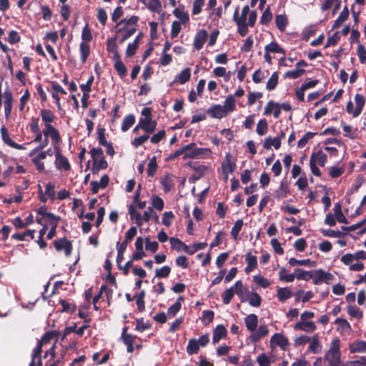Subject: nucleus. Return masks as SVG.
<instances>
[{
    "instance_id": "8fccbe9b",
    "label": "nucleus",
    "mask_w": 366,
    "mask_h": 366,
    "mask_svg": "<svg viewBox=\"0 0 366 366\" xmlns=\"http://www.w3.org/2000/svg\"><path fill=\"white\" fill-rule=\"evenodd\" d=\"M268 131V122L265 119H260L257 125L256 132L258 135L263 136Z\"/></svg>"
},
{
    "instance_id": "49530a36",
    "label": "nucleus",
    "mask_w": 366,
    "mask_h": 366,
    "mask_svg": "<svg viewBox=\"0 0 366 366\" xmlns=\"http://www.w3.org/2000/svg\"><path fill=\"white\" fill-rule=\"evenodd\" d=\"M59 303L62 307L60 310L61 312H69L70 314H73L76 311V305L67 302L66 300H60Z\"/></svg>"
},
{
    "instance_id": "5fc2aeb1",
    "label": "nucleus",
    "mask_w": 366,
    "mask_h": 366,
    "mask_svg": "<svg viewBox=\"0 0 366 366\" xmlns=\"http://www.w3.org/2000/svg\"><path fill=\"white\" fill-rule=\"evenodd\" d=\"M295 277L297 280L307 281L312 278V271H305L302 269L297 268L295 269Z\"/></svg>"
},
{
    "instance_id": "4d7b16f0",
    "label": "nucleus",
    "mask_w": 366,
    "mask_h": 366,
    "mask_svg": "<svg viewBox=\"0 0 366 366\" xmlns=\"http://www.w3.org/2000/svg\"><path fill=\"white\" fill-rule=\"evenodd\" d=\"M227 111V112H232L235 110V99L232 95H229L225 101L224 104L222 106Z\"/></svg>"
},
{
    "instance_id": "1a4fd4ad",
    "label": "nucleus",
    "mask_w": 366,
    "mask_h": 366,
    "mask_svg": "<svg viewBox=\"0 0 366 366\" xmlns=\"http://www.w3.org/2000/svg\"><path fill=\"white\" fill-rule=\"evenodd\" d=\"M207 114L215 119H222L227 115L226 109L221 104H214L207 110Z\"/></svg>"
},
{
    "instance_id": "6e6d98bb",
    "label": "nucleus",
    "mask_w": 366,
    "mask_h": 366,
    "mask_svg": "<svg viewBox=\"0 0 366 366\" xmlns=\"http://www.w3.org/2000/svg\"><path fill=\"white\" fill-rule=\"evenodd\" d=\"M275 24L280 31H284L288 24L287 19L285 15L279 14L275 17Z\"/></svg>"
},
{
    "instance_id": "ea45409f",
    "label": "nucleus",
    "mask_w": 366,
    "mask_h": 366,
    "mask_svg": "<svg viewBox=\"0 0 366 366\" xmlns=\"http://www.w3.org/2000/svg\"><path fill=\"white\" fill-rule=\"evenodd\" d=\"M199 350V345H198L197 340L192 338L189 340L187 346V352L188 355H192L197 354Z\"/></svg>"
},
{
    "instance_id": "a19ab883",
    "label": "nucleus",
    "mask_w": 366,
    "mask_h": 366,
    "mask_svg": "<svg viewBox=\"0 0 366 366\" xmlns=\"http://www.w3.org/2000/svg\"><path fill=\"white\" fill-rule=\"evenodd\" d=\"M81 38L82 40L81 42H86V44H89L92 40V30L88 23H86L82 29Z\"/></svg>"
},
{
    "instance_id": "338daca9",
    "label": "nucleus",
    "mask_w": 366,
    "mask_h": 366,
    "mask_svg": "<svg viewBox=\"0 0 366 366\" xmlns=\"http://www.w3.org/2000/svg\"><path fill=\"white\" fill-rule=\"evenodd\" d=\"M272 19V14L270 11L269 7L268 6L262 13L259 23L263 25L268 24Z\"/></svg>"
},
{
    "instance_id": "f8f14e48",
    "label": "nucleus",
    "mask_w": 366,
    "mask_h": 366,
    "mask_svg": "<svg viewBox=\"0 0 366 366\" xmlns=\"http://www.w3.org/2000/svg\"><path fill=\"white\" fill-rule=\"evenodd\" d=\"M269 333V330L266 325H260L258 329L254 330L249 336V338L253 343H257L259 342L262 337L267 335Z\"/></svg>"
},
{
    "instance_id": "09e8293b",
    "label": "nucleus",
    "mask_w": 366,
    "mask_h": 366,
    "mask_svg": "<svg viewBox=\"0 0 366 366\" xmlns=\"http://www.w3.org/2000/svg\"><path fill=\"white\" fill-rule=\"evenodd\" d=\"M278 73L274 71L267 82L266 88L269 91L274 90L278 84Z\"/></svg>"
},
{
    "instance_id": "c756f323",
    "label": "nucleus",
    "mask_w": 366,
    "mask_h": 366,
    "mask_svg": "<svg viewBox=\"0 0 366 366\" xmlns=\"http://www.w3.org/2000/svg\"><path fill=\"white\" fill-rule=\"evenodd\" d=\"M79 53L81 61L82 64H84L90 54L89 44H86V42H81L79 44Z\"/></svg>"
},
{
    "instance_id": "0eeeda50",
    "label": "nucleus",
    "mask_w": 366,
    "mask_h": 366,
    "mask_svg": "<svg viewBox=\"0 0 366 366\" xmlns=\"http://www.w3.org/2000/svg\"><path fill=\"white\" fill-rule=\"evenodd\" d=\"M236 164L232 161V156L230 153H226L225 158L222 163V169L223 174L224 175V179L227 180L228 173H233L236 169Z\"/></svg>"
},
{
    "instance_id": "e433bc0d",
    "label": "nucleus",
    "mask_w": 366,
    "mask_h": 366,
    "mask_svg": "<svg viewBox=\"0 0 366 366\" xmlns=\"http://www.w3.org/2000/svg\"><path fill=\"white\" fill-rule=\"evenodd\" d=\"M136 327L135 330L139 332H142L147 330H149L152 327V324L149 320L144 322L143 317L136 320Z\"/></svg>"
},
{
    "instance_id": "de8ad7c7",
    "label": "nucleus",
    "mask_w": 366,
    "mask_h": 366,
    "mask_svg": "<svg viewBox=\"0 0 366 366\" xmlns=\"http://www.w3.org/2000/svg\"><path fill=\"white\" fill-rule=\"evenodd\" d=\"M317 31L315 25H310L304 29L302 31V40L307 41L311 36H313Z\"/></svg>"
},
{
    "instance_id": "f3484780",
    "label": "nucleus",
    "mask_w": 366,
    "mask_h": 366,
    "mask_svg": "<svg viewBox=\"0 0 366 366\" xmlns=\"http://www.w3.org/2000/svg\"><path fill=\"white\" fill-rule=\"evenodd\" d=\"M227 330L222 325H218L213 331L212 343L216 345L227 336Z\"/></svg>"
},
{
    "instance_id": "79ce46f5",
    "label": "nucleus",
    "mask_w": 366,
    "mask_h": 366,
    "mask_svg": "<svg viewBox=\"0 0 366 366\" xmlns=\"http://www.w3.org/2000/svg\"><path fill=\"white\" fill-rule=\"evenodd\" d=\"M147 9L152 11L159 14L162 11V3L160 0H149L148 3L146 2Z\"/></svg>"
},
{
    "instance_id": "9d476101",
    "label": "nucleus",
    "mask_w": 366,
    "mask_h": 366,
    "mask_svg": "<svg viewBox=\"0 0 366 366\" xmlns=\"http://www.w3.org/2000/svg\"><path fill=\"white\" fill-rule=\"evenodd\" d=\"M0 132H1V139H2L3 142L6 145L11 147V148H14L16 149H19V150L25 149L24 145L19 144L16 143L10 138L8 130L4 126L1 127Z\"/></svg>"
},
{
    "instance_id": "a878e982",
    "label": "nucleus",
    "mask_w": 366,
    "mask_h": 366,
    "mask_svg": "<svg viewBox=\"0 0 366 366\" xmlns=\"http://www.w3.org/2000/svg\"><path fill=\"white\" fill-rule=\"evenodd\" d=\"M349 15V10L347 7L345 6L343 10L341 11L340 14L339 15L338 18L334 21L332 29H338L342 24V23L348 19Z\"/></svg>"
},
{
    "instance_id": "c9c22d12",
    "label": "nucleus",
    "mask_w": 366,
    "mask_h": 366,
    "mask_svg": "<svg viewBox=\"0 0 366 366\" xmlns=\"http://www.w3.org/2000/svg\"><path fill=\"white\" fill-rule=\"evenodd\" d=\"M272 146H273L275 149H278L281 147V142L278 140V139H272L268 137L264 139L263 147L265 149L269 150L271 149Z\"/></svg>"
},
{
    "instance_id": "0e129e2a",
    "label": "nucleus",
    "mask_w": 366,
    "mask_h": 366,
    "mask_svg": "<svg viewBox=\"0 0 366 366\" xmlns=\"http://www.w3.org/2000/svg\"><path fill=\"white\" fill-rule=\"evenodd\" d=\"M114 67L121 78L126 76L127 69L122 61L114 62Z\"/></svg>"
},
{
    "instance_id": "c85d7f7f",
    "label": "nucleus",
    "mask_w": 366,
    "mask_h": 366,
    "mask_svg": "<svg viewBox=\"0 0 366 366\" xmlns=\"http://www.w3.org/2000/svg\"><path fill=\"white\" fill-rule=\"evenodd\" d=\"M247 300L249 304L252 307H258L261 305L262 303V297L258 293L254 292H248Z\"/></svg>"
},
{
    "instance_id": "423d86ee",
    "label": "nucleus",
    "mask_w": 366,
    "mask_h": 366,
    "mask_svg": "<svg viewBox=\"0 0 366 366\" xmlns=\"http://www.w3.org/2000/svg\"><path fill=\"white\" fill-rule=\"evenodd\" d=\"M169 241L172 248L178 252L183 250L189 255H192L197 252V249L194 247V245L192 247H189L178 238L171 237Z\"/></svg>"
},
{
    "instance_id": "f257e3e1",
    "label": "nucleus",
    "mask_w": 366,
    "mask_h": 366,
    "mask_svg": "<svg viewBox=\"0 0 366 366\" xmlns=\"http://www.w3.org/2000/svg\"><path fill=\"white\" fill-rule=\"evenodd\" d=\"M239 7L237 6L233 14L232 19L237 26V32L241 36H245L248 33V26L253 27L257 21L256 10H249V6L245 5L239 15Z\"/></svg>"
},
{
    "instance_id": "72a5a7b5",
    "label": "nucleus",
    "mask_w": 366,
    "mask_h": 366,
    "mask_svg": "<svg viewBox=\"0 0 366 366\" xmlns=\"http://www.w3.org/2000/svg\"><path fill=\"white\" fill-rule=\"evenodd\" d=\"M135 122V117L134 114H128L127 115L122 123L121 129L122 132H127L128 131L130 127L134 124Z\"/></svg>"
},
{
    "instance_id": "20e7f679",
    "label": "nucleus",
    "mask_w": 366,
    "mask_h": 366,
    "mask_svg": "<svg viewBox=\"0 0 366 366\" xmlns=\"http://www.w3.org/2000/svg\"><path fill=\"white\" fill-rule=\"evenodd\" d=\"M186 146H190V148L183 154L182 159L186 160L188 159H197L208 156L211 153L210 149L208 148H198L195 143H190Z\"/></svg>"
},
{
    "instance_id": "bb28decb",
    "label": "nucleus",
    "mask_w": 366,
    "mask_h": 366,
    "mask_svg": "<svg viewBox=\"0 0 366 366\" xmlns=\"http://www.w3.org/2000/svg\"><path fill=\"white\" fill-rule=\"evenodd\" d=\"M183 300L184 297L182 296L179 297L176 302L168 308L167 315L169 317H174L179 312L182 307L181 302Z\"/></svg>"
},
{
    "instance_id": "a211bd4d",
    "label": "nucleus",
    "mask_w": 366,
    "mask_h": 366,
    "mask_svg": "<svg viewBox=\"0 0 366 366\" xmlns=\"http://www.w3.org/2000/svg\"><path fill=\"white\" fill-rule=\"evenodd\" d=\"M244 323L247 330L252 333L258 325V317L255 314H249L244 318Z\"/></svg>"
},
{
    "instance_id": "2f4dec72",
    "label": "nucleus",
    "mask_w": 366,
    "mask_h": 366,
    "mask_svg": "<svg viewBox=\"0 0 366 366\" xmlns=\"http://www.w3.org/2000/svg\"><path fill=\"white\" fill-rule=\"evenodd\" d=\"M40 114L42 121L44 122V125L46 124H51V122L55 119V115L50 109H42L40 110Z\"/></svg>"
},
{
    "instance_id": "603ef678",
    "label": "nucleus",
    "mask_w": 366,
    "mask_h": 366,
    "mask_svg": "<svg viewBox=\"0 0 366 366\" xmlns=\"http://www.w3.org/2000/svg\"><path fill=\"white\" fill-rule=\"evenodd\" d=\"M305 73V70L304 69H296L286 71L284 74V77L295 79L302 76Z\"/></svg>"
},
{
    "instance_id": "f704fd0d",
    "label": "nucleus",
    "mask_w": 366,
    "mask_h": 366,
    "mask_svg": "<svg viewBox=\"0 0 366 366\" xmlns=\"http://www.w3.org/2000/svg\"><path fill=\"white\" fill-rule=\"evenodd\" d=\"M335 219L340 223L348 224L347 219L342 212V206L340 203L335 204L334 207Z\"/></svg>"
},
{
    "instance_id": "13d9d810",
    "label": "nucleus",
    "mask_w": 366,
    "mask_h": 366,
    "mask_svg": "<svg viewBox=\"0 0 366 366\" xmlns=\"http://www.w3.org/2000/svg\"><path fill=\"white\" fill-rule=\"evenodd\" d=\"M171 272V267L169 266L165 265L161 268H157L155 270V277L157 278H166L167 277Z\"/></svg>"
},
{
    "instance_id": "4be33fe9",
    "label": "nucleus",
    "mask_w": 366,
    "mask_h": 366,
    "mask_svg": "<svg viewBox=\"0 0 366 366\" xmlns=\"http://www.w3.org/2000/svg\"><path fill=\"white\" fill-rule=\"evenodd\" d=\"M55 166L59 170L64 169V171H69L71 169L68 159L64 155L56 157Z\"/></svg>"
},
{
    "instance_id": "6e6552de",
    "label": "nucleus",
    "mask_w": 366,
    "mask_h": 366,
    "mask_svg": "<svg viewBox=\"0 0 366 366\" xmlns=\"http://www.w3.org/2000/svg\"><path fill=\"white\" fill-rule=\"evenodd\" d=\"M269 345L272 349H274L275 346H279L282 350H285L289 345V341L282 334L275 333L272 336Z\"/></svg>"
},
{
    "instance_id": "680f3d73",
    "label": "nucleus",
    "mask_w": 366,
    "mask_h": 366,
    "mask_svg": "<svg viewBox=\"0 0 366 366\" xmlns=\"http://www.w3.org/2000/svg\"><path fill=\"white\" fill-rule=\"evenodd\" d=\"M274 361V359L270 360L265 353H261L257 357L259 366H270Z\"/></svg>"
},
{
    "instance_id": "4c0bfd02",
    "label": "nucleus",
    "mask_w": 366,
    "mask_h": 366,
    "mask_svg": "<svg viewBox=\"0 0 366 366\" xmlns=\"http://www.w3.org/2000/svg\"><path fill=\"white\" fill-rule=\"evenodd\" d=\"M311 155H315L314 160L316 161L317 164H318L322 167H325L327 162V156L326 154L323 153L322 150H319L317 152H312Z\"/></svg>"
},
{
    "instance_id": "bf43d9fd",
    "label": "nucleus",
    "mask_w": 366,
    "mask_h": 366,
    "mask_svg": "<svg viewBox=\"0 0 366 366\" xmlns=\"http://www.w3.org/2000/svg\"><path fill=\"white\" fill-rule=\"evenodd\" d=\"M345 167L344 165H342L340 167H331L330 168L329 175L332 178L335 179V178H338L340 176H342L345 173Z\"/></svg>"
},
{
    "instance_id": "69168bd1",
    "label": "nucleus",
    "mask_w": 366,
    "mask_h": 366,
    "mask_svg": "<svg viewBox=\"0 0 366 366\" xmlns=\"http://www.w3.org/2000/svg\"><path fill=\"white\" fill-rule=\"evenodd\" d=\"M92 162H96L99 159L105 158L104 156L103 149L101 147H92L89 152Z\"/></svg>"
},
{
    "instance_id": "39448f33",
    "label": "nucleus",
    "mask_w": 366,
    "mask_h": 366,
    "mask_svg": "<svg viewBox=\"0 0 366 366\" xmlns=\"http://www.w3.org/2000/svg\"><path fill=\"white\" fill-rule=\"evenodd\" d=\"M274 108V118H279L281 109L286 112H289L292 109L291 104L289 102H284L279 104L273 102L272 100L269 101L264 108V114L266 116L270 115L272 112V109Z\"/></svg>"
},
{
    "instance_id": "7ed1b4c3",
    "label": "nucleus",
    "mask_w": 366,
    "mask_h": 366,
    "mask_svg": "<svg viewBox=\"0 0 366 366\" xmlns=\"http://www.w3.org/2000/svg\"><path fill=\"white\" fill-rule=\"evenodd\" d=\"M59 332L56 330L49 331L44 334L40 340H38L37 345L33 349L31 357L33 359H41L42 347L44 344L48 343L54 337H57Z\"/></svg>"
},
{
    "instance_id": "774afa93",
    "label": "nucleus",
    "mask_w": 366,
    "mask_h": 366,
    "mask_svg": "<svg viewBox=\"0 0 366 366\" xmlns=\"http://www.w3.org/2000/svg\"><path fill=\"white\" fill-rule=\"evenodd\" d=\"M234 295V287H232L227 290H226L222 295V302L224 305H228L230 303L232 299L233 298Z\"/></svg>"
},
{
    "instance_id": "9b49d317",
    "label": "nucleus",
    "mask_w": 366,
    "mask_h": 366,
    "mask_svg": "<svg viewBox=\"0 0 366 366\" xmlns=\"http://www.w3.org/2000/svg\"><path fill=\"white\" fill-rule=\"evenodd\" d=\"M55 249L57 251L64 250L65 254L69 256L71 253L72 244L70 241H68L65 238L55 240L54 242Z\"/></svg>"
},
{
    "instance_id": "b1692460",
    "label": "nucleus",
    "mask_w": 366,
    "mask_h": 366,
    "mask_svg": "<svg viewBox=\"0 0 366 366\" xmlns=\"http://www.w3.org/2000/svg\"><path fill=\"white\" fill-rule=\"evenodd\" d=\"M191 78L190 68H186L182 71L175 78L174 81L171 83V86L174 85L176 81H179L181 84H184L189 81Z\"/></svg>"
},
{
    "instance_id": "e2e57ef3",
    "label": "nucleus",
    "mask_w": 366,
    "mask_h": 366,
    "mask_svg": "<svg viewBox=\"0 0 366 366\" xmlns=\"http://www.w3.org/2000/svg\"><path fill=\"white\" fill-rule=\"evenodd\" d=\"M253 281L255 282L257 285L264 289L269 287L271 284L267 278L259 274L254 275L253 277Z\"/></svg>"
},
{
    "instance_id": "7c9ffc66",
    "label": "nucleus",
    "mask_w": 366,
    "mask_h": 366,
    "mask_svg": "<svg viewBox=\"0 0 366 366\" xmlns=\"http://www.w3.org/2000/svg\"><path fill=\"white\" fill-rule=\"evenodd\" d=\"M292 295V291L288 287L279 288L277 291V297L280 302H284Z\"/></svg>"
},
{
    "instance_id": "37998d69",
    "label": "nucleus",
    "mask_w": 366,
    "mask_h": 366,
    "mask_svg": "<svg viewBox=\"0 0 366 366\" xmlns=\"http://www.w3.org/2000/svg\"><path fill=\"white\" fill-rule=\"evenodd\" d=\"M264 50L269 53L285 54V50L275 41H272L264 48Z\"/></svg>"
},
{
    "instance_id": "dca6fc26",
    "label": "nucleus",
    "mask_w": 366,
    "mask_h": 366,
    "mask_svg": "<svg viewBox=\"0 0 366 366\" xmlns=\"http://www.w3.org/2000/svg\"><path fill=\"white\" fill-rule=\"evenodd\" d=\"M290 194L288 184L281 182L279 188L274 191L272 195L274 198L280 200L286 198Z\"/></svg>"
},
{
    "instance_id": "5701e85b",
    "label": "nucleus",
    "mask_w": 366,
    "mask_h": 366,
    "mask_svg": "<svg viewBox=\"0 0 366 366\" xmlns=\"http://www.w3.org/2000/svg\"><path fill=\"white\" fill-rule=\"evenodd\" d=\"M355 102L356 107L353 112V117H357L361 114L362 111V109L365 106V99L363 95L357 94L355 97Z\"/></svg>"
},
{
    "instance_id": "f03ea898",
    "label": "nucleus",
    "mask_w": 366,
    "mask_h": 366,
    "mask_svg": "<svg viewBox=\"0 0 366 366\" xmlns=\"http://www.w3.org/2000/svg\"><path fill=\"white\" fill-rule=\"evenodd\" d=\"M340 347V340L338 338L334 339L331 343L330 350L325 355V360L329 362L330 366H340L342 363Z\"/></svg>"
},
{
    "instance_id": "a18cd8bd",
    "label": "nucleus",
    "mask_w": 366,
    "mask_h": 366,
    "mask_svg": "<svg viewBox=\"0 0 366 366\" xmlns=\"http://www.w3.org/2000/svg\"><path fill=\"white\" fill-rule=\"evenodd\" d=\"M35 230L29 229L24 233H15L11 236L12 239H16L18 241H24L26 239V237H30L31 239L34 238Z\"/></svg>"
},
{
    "instance_id": "6ab92c4d",
    "label": "nucleus",
    "mask_w": 366,
    "mask_h": 366,
    "mask_svg": "<svg viewBox=\"0 0 366 366\" xmlns=\"http://www.w3.org/2000/svg\"><path fill=\"white\" fill-rule=\"evenodd\" d=\"M184 5H179L178 8H176L173 11V14L179 19V22L182 23V24H185L187 23L189 20V14L187 11H184Z\"/></svg>"
},
{
    "instance_id": "412c9836",
    "label": "nucleus",
    "mask_w": 366,
    "mask_h": 366,
    "mask_svg": "<svg viewBox=\"0 0 366 366\" xmlns=\"http://www.w3.org/2000/svg\"><path fill=\"white\" fill-rule=\"evenodd\" d=\"M316 325L313 322H306V321H301L297 322L295 326L294 329L297 330H302L307 332H314L316 330Z\"/></svg>"
},
{
    "instance_id": "ddd939ff",
    "label": "nucleus",
    "mask_w": 366,
    "mask_h": 366,
    "mask_svg": "<svg viewBox=\"0 0 366 366\" xmlns=\"http://www.w3.org/2000/svg\"><path fill=\"white\" fill-rule=\"evenodd\" d=\"M44 129L41 132L45 138L51 137V141L58 142L59 140V132L51 124L44 125Z\"/></svg>"
},
{
    "instance_id": "cd10ccee",
    "label": "nucleus",
    "mask_w": 366,
    "mask_h": 366,
    "mask_svg": "<svg viewBox=\"0 0 366 366\" xmlns=\"http://www.w3.org/2000/svg\"><path fill=\"white\" fill-rule=\"evenodd\" d=\"M142 120V123L144 124V131L150 134H152L157 127V122L152 119H141Z\"/></svg>"
},
{
    "instance_id": "2eb2a0df",
    "label": "nucleus",
    "mask_w": 366,
    "mask_h": 366,
    "mask_svg": "<svg viewBox=\"0 0 366 366\" xmlns=\"http://www.w3.org/2000/svg\"><path fill=\"white\" fill-rule=\"evenodd\" d=\"M208 37L207 31L205 29L199 30L195 35L194 39V47L197 50H200Z\"/></svg>"
},
{
    "instance_id": "393cba45",
    "label": "nucleus",
    "mask_w": 366,
    "mask_h": 366,
    "mask_svg": "<svg viewBox=\"0 0 366 366\" xmlns=\"http://www.w3.org/2000/svg\"><path fill=\"white\" fill-rule=\"evenodd\" d=\"M160 183L163 186L164 192H170L174 187L172 176L170 174H165L161 179Z\"/></svg>"
},
{
    "instance_id": "864d4df0",
    "label": "nucleus",
    "mask_w": 366,
    "mask_h": 366,
    "mask_svg": "<svg viewBox=\"0 0 366 366\" xmlns=\"http://www.w3.org/2000/svg\"><path fill=\"white\" fill-rule=\"evenodd\" d=\"M312 276L311 279H312L313 283L318 285L323 282L324 270L319 269L312 271Z\"/></svg>"
},
{
    "instance_id": "aec40b11",
    "label": "nucleus",
    "mask_w": 366,
    "mask_h": 366,
    "mask_svg": "<svg viewBox=\"0 0 366 366\" xmlns=\"http://www.w3.org/2000/svg\"><path fill=\"white\" fill-rule=\"evenodd\" d=\"M245 261L247 264L244 269V272L247 274L250 273L257 267V258L256 256L252 255L250 252H247L245 255Z\"/></svg>"
},
{
    "instance_id": "c03bdc74",
    "label": "nucleus",
    "mask_w": 366,
    "mask_h": 366,
    "mask_svg": "<svg viewBox=\"0 0 366 366\" xmlns=\"http://www.w3.org/2000/svg\"><path fill=\"white\" fill-rule=\"evenodd\" d=\"M243 224H244L243 220L241 219H237L234 222V224L232 227V230H231V235L234 239L237 240V239H239V233L241 231Z\"/></svg>"
},
{
    "instance_id": "3c124183",
    "label": "nucleus",
    "mask_w": 366,
    "mask_h": 366,
    "mask_svg": "<svg viewBox=\"0 0 366 366\" xmlns=\"http://www.w3.org/2000/svg\"><path fill=\"white\" fill-rule=\"evenodd\" d=\"M158 168L156 157H153L149 162L147 173L148 177H154Z\"/></svg>"
},
{
    "instance_id": "4468645a",
    "label": "nucleus",
    "mask_w": 366,
    "mask_h": 366,
    "mask_svg": "<svg viewBox=\"0 0 366 366\" xmlns=\"http://www.w3.org/2000/svg\"><path fill=\"white\" fill-rule=\"evenodd\" d=\"M144 247V239L142 237H137L135 242L136 251L132 254V260H140L146 254L143 249Z\"/></svg>"
},
{
    "instance_id": "473e14b6",
    "label": "nucleus",
    "mask_w": 366,
    "mask_h": 366,
    "mask_svg": "<svg viewBox=\"0 0 366 366\" xmlns=\"http://www.w3.org/2000/svg\"><path fill=\"white\" fill-rule=\"evenodd\" d=\"M129 214L131 219L134 220L138 227H141L142 225V215L137 211L136 208L132 204L129 206Z\"/></svg>"
},
{
    "instance_id": "052dcab7",
    "label": "nucleus",
    "mask_w": 366,
    "mask_h": 366,
    "mask_svg": "<svg viewBox=\"0 0 366 366\" xmlns=\"http://www.w3.org/2000/svg\"><path fill=\"white\" fill-rule=\"evenodd\" d=\"M149 139V134L146 133L145 134L134 138L131 143L134 147L138 148L144 144Z\"/></svg>"
},
{
    "instance_id": "58836bf2",
    "label": "nucleus",
    "mask_w": 366,
    "mask_h": 366,
    "mask_svg": "<svg viewBox=\"0 0 366 366\" xmlns=\"http://www.w3.org/2000/svg\"><path fill=\"white\" fill-rule=\"evenodd\" d=\"M38 214L42 215L44 217H46L50 220H60L59 216H56L53 213L47 212V207L46 205L41 206L37 210Z\"/></svg>"
}]
</instances>
